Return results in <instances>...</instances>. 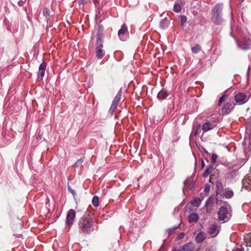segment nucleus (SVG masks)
Here are the masks:
<instances>
[{"label": "nucleus", "instance_id": "nucleus-22", "mask_svg": "<svg viewBox=\"0 0 251 251\" xmlns=\"http://www.w3.org/2000/svg\"><path fill=\"white\" fill-rule=\"evenodd\" d=\"M202 200L198 198H195L191 202V204L196 207H199L201 202Z\"/></svg>", "mask_w": 251, "mask_h": 251}, {"label": "nucleus", "instance_id": "nucleus-40", "mask_svg": "<svg viewBox=\"0 0 251 251\" xmlns=\"http://www.w3.org/2000/svg\"><path fill=\"white\" fill-rule=\"evenodd\" d=\"M204 167V162L203 160H202L201 161V168H203Z\"/></svg>", "mask_w": 251, "mask_h": 251}, {"label": "nucleus", "instance_id": "nucleus-25", "mask_svg": "<svg viewBox=\"0 0 251 251\" xmlns=\"http://www.w3.org/2000/svg\"><path fill=\"white\" fill-rule=\"evenodd\" d=\"M239 48L244 50L250 49V45L248 43H241L239 45Z\"/></svg>", "mask_w": 251, "mask_h": 251}, {"label": "nucleus", "instance_id": "nucleus-12", "mask_svg": "<svg viewBox=\"0 0 251 251\" xmlns=\"http://www.w3.org/2000/svg\"><path fill=\"white\" fill-rule=\"evenodd\" d=\"M128 33V30L126 25L124 24L122 25L121 28L118 31V36L122 40H124V35Z\"/></svg>", "mask_w": 251, "mask_h": 251}, {"label": "nucleus", "instance_id": "nucleus-43", "mask_svg": "<svg viewBox=\"0 0 251 251\" xmlns=\"http://www.w3.org/2000/svg\"><path fill=\"white\" fill-rule=\"evenodd\" d=\"M218 201V199H217V198H216V201Z\"/></svg>", "mask_w": 251, "mask_h": 251}, {"label": "nucleus", "instance_id": "nucleus-27", "mask_svg": "<svg viewBox=\"0 0 251 251\" xmlns=\"http://www.w3.org/2000/svg\"><path fill=\"white\" fill-rule=\"evenodd\" d=\"M227 96L226 95H224L219 98L218 102V105L219 106H220L222 105V104L225 101L226 99V98H227Z\"/></svg>", "mask_w": 251, "mask_h": 251}, {"label": "nucleus", "instance_id": "nucleus-16", "mask_svg": "<svg viewBox=\"0 0 251 251\" xmlns=\"http://www.w3.org/2000/svg\"><path fill=\"white\" fill-rule=\"evenodd\" d=\"M199 219V216L197 213L191 214L188 218V221L189 223L197 222Z\"/></svg>", "mask_w": 251, "mask_h": 251}, {"label": "nucleus", "instance_id": "nucleus-3", "mask_svg": "<svg viewBox=\"0 0 251 251\" xmlns=\"http://www.w3.org/2000/svg\"><path fill=\"white\" fill-rule=\"evenodd\" d=\"M218 123V117L212 116L211 117L208 118L205 123H204L202 126V129L203 132H207L209 130H212L216 127Z\"/></svg>", "mask_w": 251, "mask_h": 251}, {"label": "nucleus", "instance_id": "nucleus-19", "mask_svg": "<svg viewBox=\"0 0 251 251\" xmlns=\"http://www.w3.org/2000/svg\"><path fill=\"white\" fill-rule=\"evenodd\" d=\"M168 96L167 91L165 89H162L157 95V98L159 100H164Z\"/></svg>", "mask_w": 251, "mask_h": 251}, {"label": "nucleus", "instance_id": "nucleus-14", "mask_svg": "<svg viewBox=\"0 0 251 251\" xmlns=\"http://www.w3.org/2000/svg\"><path fill=\"white\" fill-rule=\"evenodd\" d=\"M206 234L204 232H200L196 236V242L198 244H201L206 239Z\"/></svg>", "mask_w": 251, "mask_h": 251}, {"label": "nucleus", "instance_id": "nucleus-7", "mask_svg": "<svg viewBox=\"0 0 251 251\" xmlns=\"http://www.w3.org/2000/svg\"><path fill=\"white\" fill-rule=\"evenodd\" d=\"M103 38L102 29L99 26L96 37V48H103Z\"/></svg>", "mask_w": 251, "mask_h": 251}, {"label": "nucleus", "instance_id": "nucleus-10", "mask_svg": "<svg viewBox=\"0 0 251 251\" xmlns=\"http://www.w3.org/2000/svg\"><path fill=\"white\" fill-rule=\"evenodd\" d=\"M75 217V211L73 209H71L67 214L66 218V224L68 226H71L73 223Z\"/></svg>", "mask_w": 251, "mask_h": 251}, {"label": "nucleus", "instance_id": "nucleus-28", "mask_svg": "<svg viewBox=\"0 0 251 251\" xmlns=\"http://www.w3.org/2000/svg\"><path fill=\"white\" fill-rule=\"evenodd\" d=\"M43 15L44 16H45L47 20H48L49 19V17L50 16V10L48 8L46 7L44 8V9L43 10Z\"/></svg>", "mask_w": 251, "mask_h": 251}, {"label": "nucleus", "instance_id": "nucleus-32", "mask_svg": "<svg viewBox=\"0 0 251 251\" xmlns=\"http://www.w3.org/2000/svg\"><path fill=\"white\" fill-rule=\"evenodd\" d=\"M218 155L216 153H213L211 156V162L212 164H215L217 162Z\"/></svg>", "mask_w": 251, "mask_h": 251}, {"label": "nucleus", "instance_id": "nucleus-31", "mask_svg": "<svg viewBox=\"0 0 251 251\" xmlns=\"http://www.w3.org/2000/svg\"><path fill=\"white\" fill-rule=\"evenodd\" d=\"M83 162L82 159H78L77 161L74 164V166L75 167H79L82 166V163Z\"/></svg>", "mask_w": 251, "mask_h": 251}, {"label": "nucleus", "instance_id": "nucleus-30", "mask_svg": "<svg viewBox=\"0 0 251 251\" xmlns=\"http://www.w3.org/2000/svg\"><path fill=\"white\" fill-rule=\"evenodd\" d=\"M180 26H183L184 23L187 21V18L185 16H180Z\"/></svg>", "mask_w": 251, "mask_h": 251}, {"label": "nucleus", "instance_id": "nucleus-17", "mask_svg": "<svg viewBox=\"0 0 251 251\" xmlns=\"http://www.w3.org/2000/svg\"><path fill=\"white\" fill-rule=\"evenodd\" d=\"M234 195L233 192L232 190H231L229 188H226L225 190V192L224 194V196L226 199L231 198Z\"/></svg>", "mask_w": 251, "mask_h": 251}, {"label": "nucleus", "instance_id": "nucleus-1", "mask_svg": "<svg viewBox=\"0 0 251 251\" xmlns=\"http://www.w3.org/2000/svg\"><path fill=\"white\" fill-rule=\"evenodd\" d=\"M94 222L89 214L86 213L78 223L79 232L83 234L90 233L93 229Z\"/></svg>", "mask_w": 251, "mask_h": 251}, {"label": "nucleus", "instance_id": "nucleus-37", "mask_svg": "<svg viewBox=\"0 0 251 251\" xmlns=\"http://www.w3.org/2000/svg\"><path fill=\"white\" fill-rule=\"evenodd\" d=\"M233 251H244V250L243 248H236Z\"/></svg>", "mask_w": 251, "mask_h": 251}, {"label": "nucleus", "instance_id": "nucleus-13", "mask_svg": "<svg viewBox=\"0 0 251 251\" xmlns=\"http://www.w3.org/2000/svg\"><path fill=\"white\" fill-rule=\"evenodd\" d=\"M47 67L46 63L43 62L40 64L39 67V71L38 72V77L41 79L45 75V70Z\"/></svg>", "mask_w": 251, "mask_h": 251}, {"label": "nucleus", "instance_id": "nucleus-23", "mask_svg": "<svg viewBox=\"0 0 251 251\" xmlns=\"http://www.w3.org/2000/svg\"><path fill=\"white\" fill-rule=\"evenodd\" d=\"M213 171V166L210 165L208 167L202 175L203 177H207L208 175H209Z\"/></svg>", "mask_w": 251, "mask_h": 251}, {"label": "nucleus", "instance_id": "nucleus-44", "mask_svg": "<svg viewBox=\"0 0 251 251\" xmlns=\"http://www.w3.org/2000/svg\"><path fill=\"white\" fill-rule=\"evenodd\" d=\"M172 251H176V250H173Z\"/></svg>", "mask_w": 251, "mask_h": 251}, {"label": "nucleus", "instance_id": "nucleus-9", "mask_svg": "<svg viewBox=\"0 0 251 251\" xmlns=\"http://www.w3.org/2000/svg\"><path fill=\"white\" fill-rule=\"evenodd\" d=\"M215 201V197L211 196L207 200L205 206L206 207V211L207 213H210L213 209V206Z\"/></svg>", "mask_w": 251, "mask_h": 251}, {"label": "nucleus", "instance_id": "nucleus-20", "mask_svg": "<svg viewBox=\"0 0 251 251\" xmlns=\"http://www.w3.org/2000/svg\"><path fill=\"white\" fill-rule=\"evenodd\" d=\"M194 249L193 244L192 243H189L184 245L182 249L183 251H193Z\"/></svg>", "mask_w": 251, "mask_h": 251}, {"label": "nucleus", "instance_id": "nucleus-29", "mask_svg": "<svg viewBox=\"0 0 251 251\" xmlns=\"http://www.w3.org/2000/svg\"><path fill=\"white\" fill-rule=\"evenodd\" d=\"M174 10L176 13L180 12L181 10L180 5L179 3H176L174 5Z\"/></svg>", "mask_w": 251, "mask_h": 251}, {"label": "nucleus", "instance_id": "nucleus-33", "mask_svg": "<svg viewBox=\"0 0 251 251\" xmlns=\"http://www.w3.org/2000/svg\"><path fill=\"white\" fill-rule=\"evenodd\" d=\"M68 191L74 196H75L76 195L75 191L73 189L71 186L69 185V183H68Z\"/></svg>", "mask_w": 251, "mask_h": 251}, {"label": "nucleus", "instance_id": "nucleus-39", "mask_svg": "<svg viewBox=\"0 0 251 251\" xmlns=\"http://www.w3.org/2000/svg\"><path fill=\"white\" fill-rule=\"evenodd\" d=\"M94 1V3L96 5V6L99 3V0H93Z\"/></svg>", "mask_w": 251, "mask_h": 251}, {"label": "nucleus", "instance_id": "nucleus-36", "mask_svg": "<svg viewBox=\"0 0 251 251\" xmlns=\"http://www.w3.org/2000/svg\"><path fill=\"white\" fill-rule=\"evenodd\" d=\"M90 0H80V2L81 4H84L86 3H87Z\"/></svg>", "mask_w": 251, "mask_h": 251}, {"label": "nucleus", "instance_id": "nucleus-11", "mask_svg": "<svg viewBox=\"0 0 251 251\" xmlns=\"http://www.w3.org/2000/svg\"><path fill=\"white\" fill-rule=\"evenodd\" d=\"M207 232L211 237H215L219 233L217 226L216 224L211 225L208 229Z\"/></svg>", "mask_w": 251, "mask_h": 251}, {"label": "nucleus", "instance_id": "nucleus-26", "mask_svg": "<svg viewBox=\"0 0 251 251\" xmlns=\"http://www.w3.org/2000/svg\"><path fill=\"white\" fill-rule=\"evenodd\" d=\"M92 203L95 207H97L99 204V198L98 196H94L92 200Z\"/></svg>", "mask_w": 251, "mask_h": 251}, {"label": "nucleus", "instance_id": "nucleus-35", "mask_svg": "<svg viewBox=\"0 0 251 251\" xmlns=\"http://www.w3.org/2000/svg\"><path fill=\"white\" fill-rule=\"evenodd\" d=\"M184 236V233L181 232V233H180V234L177 236V238H178V240H179V239H181L183 238Z\"/></svg>", "mask_w": 251, "mask_h": 251}, {"label": "nucleus", "instance_id": "nucleus-4", "mask_svg": "<svg viewBox=\"0 0 251 251\" xmlns=\"http://www.w3.org/2000/svg\"><path fill=\"white\" fill-rule=\"evenodd\" d=\"M227 207L222 206L220 208L218 212V219L220 221L226 222L228 221L231 216V210H229Z\"/></svg>", "mask_w": 251, "mask_h": 251}, {"label": "nucleus", "instance_id": "nucleus-18", "mask_svg": "<svg viewBox=\"0 0 251 251\" xmlns=\"http://www.w3.org/2000/svg\"><path fill=\"white\" fill-rule=\"evenodd\" d=\"M169 26V21L167 18L165 17L160 21V26L162 29H166Z\"/></svg>", "mask_w": 251, "mask_h": 251}, {"label": "nucleus", "instance_id": "nucleus-38", "mask_svg": "<svg viewBox=\"0 0 251 251\" xmlns=\"http://www.w3.org/2000/svg\"><path fill=\"white\" fill-rule=\"evenodd\" d=\"M25 2V1L20 0L18 2V5L20 6H22Z\"/></svg>", "mask_w": 251, "mask_h": 251}, {"label": "nucleus", "instance_id": "nucleus-15", "mask_svg": "<svg viewBox=\"0 0 251 251\" xmlns=\"http://www.w3.org/2000/svg\"><path fill=\"white\" fill-rule=\"evenodd\" d=\"M216 196H217L219 194H220L223 192L224 187L223 185V183L221 180H218L216 181Z\"/></svg>", "mask_w": 251, "mask_h": 251}, {"label": "nucleus", "instance_id": "nucleus-34", "mask_svg": "<svg viewBox=\"0 0 251 251\" xmlns=\"http://www.w3.org/2000/svg\"><path fill=\"white\" fill-rule=\"evenodd\" d=\"M210 186L208 184H206L204 187V191L205 192V195H208L209 191H210Z\"/></svg>", "mask_w": 251, "mask_h": 251}, {"label": "nucleus", "instance_id": "nucleus-5", "mask_svg": "<svg viewBox=\"0 0 251 251\" xmlns=\"http://www.w3.org/2000/svg\"><path fill=\"white\" fill-rule=\"evenodd\" d=\"M250 99V95L243 93H238L234 96V100L238 104H243L247 102Z\"/></svg>", "mask_w": 251, "mask_h": 251}, {"label": "nucleus", "instance_id": "nucleus-42", "mask_svg": "<svg viewBox=\"0 0 251 251\" xmlns=\"http://www.w3.org/2000/svg\"><path fill=\"white\" fill-rule=\"evenodd\" d=\"M193 13V14L195 15L197 14V12L196 11H194Z\"/></svg>", "mask_w": 251, "mask_h": 251}, {"label": "nucleus", "instance_id": "nucleus-41", "mask_svg": "<svg viewBox=\"0 0 251 251\" xmlns=\"http://www.w3.org/2000/svg\"><path fill=\"white\" fill-rule=\"evenodd\" d=\"M204 152L206 153V154H209V152L205 150V149H204Z\"/></svg>", "mask_w": 251, "mask_h": 251}, {"label": "nucleus", "instance_id": "nucleus-24", "mask_svg": "<svg viewBox=\"0 0 251 251\" xmlns=\"http://www.w3.org/2000/svg\"><path fill=\"white\" fill-rule=\"evenodd\" d=\"M201 50V46L198 44H197L191 48V51L194 53H198Z\"/></svg>", "mask_w": 251, "mask_h": 251}, {"label": "nucleus", "instance_id": "nucleus-2", "mask_svg": "<svg viewBox=\"0 0 251 251\" xmlns=\"http://www.w3.org/2000/svg\"><path fill=\"white\" fill-rule=\"evenodd\" d=\"M223 5L222 3H217L212 9L211 19L216 25H221L224 21L223 13Z\"/></svg>", "mask_w": 251, "mask_h": 251}, {"label": "nucleus", "instance_id": "nucleus-21", "mask_svg": "<svg viewBox=\"0 0 251 251\" xmlns=\"http://www.w3.org/2000/svg\"><path fill=\"white\" fill-rule=\"evenodd\" d=\"M102 48H96V54L97 58L101 59L104 55V52Z\"/></svg>", "mask_w": 251, "mask_h": 251}, {"label": "nucleus", "instance_id": "nucleus-6", "mask_svg": "<svg viewBox=\"0 0 251 251\" xmlns=\"http://www.w3.org/2000/svg\"><path fill=\"white\" fill-rule=\"evenodd\" d=\"M121 96H122V89H121L118 94L115 96L114 100L112 101L111 106L109 110V112L111 114H113L115 110L117 109V106L119 103V101L121 100Z\"/></svg>", "mask_w": 251, "mask_h": 251}, {"label": "nucleus", "instance_id": "nucleus-8", "mask_svg": "<svg viewBox=\"0 0 251 251\" xmlns=\"http://www.w3.org/2000/svg\"><path fill=\"white\" fill-rule=\"evenodd\" d=\"M235 104L230 102H226L221 109V113L223 115L229 114L233 109Z\"/></svg>", "mask_w": 251, "mask_h": 251}]
</instances>
